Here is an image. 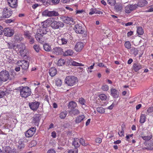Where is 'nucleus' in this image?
I'll list each match as a JSON object with an SVG mask.
<instances>
[{
  "instance_id": "f8f14e48",
  "label": "nucleus",
  "mask_w": 153,
  "mask_h": 153,
  "mask_svg": "<svg viewBox=\"0 0 153 153\" xmlns=\"http://www.w3.org/2000/svg\"><path fill=\"white\" fill-rule=\"evenodd\" d=\"M74 29L76 33L82 34L84 33V30L82 28L81 24H77L75 25Z\"/></svg>"
},
{
  "instance_id": "a878e982",
  "label": "nucleus",
  "mask_w": 153,
  "mask_h": 153,
  "mask_svg": "<svg viewBox=\"0 0 153 153\" xmlns=\"http://www.w3.org/2000/svg\"><path fill=\"white\" fill-rule=\"evenodd\" d=\"M94 13L98 14H102L103 13L99 10H98L96 8H91L90 10V12L89 13V14L92 15Z\"/></svg>"
},
{
  "instance_id": "20e7f679",
  "label": "nucleus",
  "mask_w": 153,
  "mask_h": 153,
  "mask_svg": "<svg viewBox=\"0 0 153 153\" xmlns=\"http://www.w3.org/2000/svg\"><path fill=\"white\" fill-rule=\"evenodd\" d=\"M13 13L12 11L9 8L5 7L3 9L2 11V18H8L10 17Z\"/></svg>"
},
{
  "instance_id": "ddd939ff",
  "label": "nucleus",
  "mask_w": 153,
  "mask_h": 153,
  "mask_svg": "<svg viewBox=\"0 0 153 153\" xmlns=\"http://www.w3.org/2000/svg\"><path fill=\"white\" fill-rule=\"evenodd\" d=\"M36 130V128L35 127H33L31 128L26 131L25 133V136L27 137H32L35 134Z\"/></svg>"
},
{
  "instance_id": "aec40b11",
  "label": "nucleus",
  "mask_w": 153,
  "mask_h": 153,
  "mask_svg": "<svg viewBox=\"0 0 153 153\" xmlns=\"http://www.w3.org/2000/svg\"><path fill=\"white\" fill-rule=\"evenodd\" d=\"M84 46V44L81 42H78L75 45V50L77 52H79L82 50Z\"/></svg>"
},
{
  "instance_id": "9d476101",
  "label": "nucleus",
  "mask_w": 153,
  "mask_h": 153,
  "mask_svg": "<svg viewBox=\"0 0 153 153\" xmlns=\"http://www.w3.org/2000/svg\"><path fill=\"white\" fill-rule=\"evenodd\" d=\"M126 13H129L131 11L137 9L136 4H129L126 6L125 8Z\"/></svg>"
},
{
  "instance_id": "dca6fc26",
  "label": "nucleus",
  "mask_w": 153,
  "mask_h": 153,
  "mask_svg": "<svg viewBox=\"0 0 153 153\" xmlns=\"http://www.w3.org/2000/svg\"><path fill=\"white\" fill-rule=\"evenodd\" d=\"M47 30L48 29L46 27H40V29L37 30L36 33L43 36L44 35L47 34L48 32Z\"/></svg>"
},
{
  "instance_id": "473e14b6",
  "label": "nucleus",
  "mask_w": 153,
  "mask_h": 153,
  "mask_svg": "<svg viewBox=\"0 0 153 153\" xmlns=\"http://www.w3.org/2000/svg\"><path fill=\"white\" fill-rule=\"evenodd\" d=\"M67 114V112L65 111L61 112L59 114L60 117L61 119H63L65 118Z\"/></svg>"
},
{
  "instance_id": "b1692460",
  "label": "nucleus",
  "mask_w": 153,
  "mask_h": 153,
  "mask_svg": "<svg viewBox=\"0 0 153 153\" xmlns=\"http://www.w3.org/2000/svg\"><path fill=\"white\" fill-rule=\"evenodd\" d=\"M79 141V139L77 138H74V140L72 143V145L74 146L75 149H77V148L79 147L80 145Z\"/></svg>"
},
{
  "instance_id": "c9c22d12",
  "label": "nucleus",
  "mask_w": 153,
  "mask_h": 153,
  "mask_svg": "<svg viewBox=\"0 0 153 153\" xmlns=\"http://www.w3.org/2000/svg\"><path fill=\"white\" fill-rule=\"evenodd\" d=\"M143 32V30L142 27H137V33L138 35H142Z\"/></svg>"
},
{
  "instance_id": "f704fd0d",
  "label": "nucleus",
  "mask_w": 153,
  "mask_h": 153,
  "mask_svg": "<svg viewBox=\"0 0 153 153\" xmlns=\"http://www.w3.org/2000/svg\"><path fill=\"white\" fill-rule=\"evenodd\" d=\"M65 62V61L62 59H60L58 60L57 62V65L59 66H62L64 65Z\"/></svg>"
},
{
  "instance_id": "0e129e2a",
  "label": "nucleus",
  "mask_w": 153,
  "mask_h": 153,
  "mask_svg": "<svg viewBox=\"0 0 153 153\" xmlns=\"http://www.w3.org/2000/svg\"><path fill=\"white\" fill-rule=\"evenodd\" d=\"M95 141L96 143H100L101 142L102 139L100 138H97L96 139Z\"/></svg>"
},
{
  "instance_id": "8fccbe9b",
  "label": "nucleus",
  "mask_w": 153,
  "mask_h": 153,
  "mask_svg": "<svg viewBox=\"0 0 153 153\" xmlns=\"http://www.w3.org/2000/svg\"><path fill=\"white\" fill-rule=\"evenodd\" d=\"M79 141L80 144H81L83 146H85L86 145L85 142V140L84 139L81 138L80 139Z\"/></svg>"
},
{
  "instance_id": "4d7b16f0",
  "label": "nucleus",
  "mask_w": 153,
  "mask_h": 153,
  "mask_svg": "<svg viewBox=\"0 0 153 153\" xmlns=\"http://www.w3.org/2000/svg\"><path fill=\"white\" fill-rule=\"evenodd\" d=\"M8 45L9 48L10 49L13 48L14 49L15 48H16V46L14 45L13 44L11 43H8Z\"/></svg>"
},
{
  "instance_id": "bb28decb",
  "label": "nucleus",
  "mask_w": 153,
  "mask_h": 153,
  "mask_svg": "<svg viewBox=\"0 0 153 153\" xmlns=\"http://www.w3.org/2000/svg\"><path fill=\"white\" fill-rule=\"evenodd\" d=\"M35 38L38 42L41 43L44 41V39L43 36L37 33L35 35Z\"/></svg>"
},
{
  "instance_id": "7ed1b4c3",
  "label": "nucleus",
  "mask_w": 153,
  "mask_h": 153,
  "mask_svg": "<svg viewBox=\"0 0 153 153\" xmlns=\"http://www.w3.org/2000/svg\"><path fill=\"white\" fill-rule=\"evenodd\" d=\"M50 22L51 23V27L54 29H56L62 27L64 25V23L60 21L57 22L55 20L52 21L51 20Z\"/></svg>"
},
{
  "instance_id": "f03ea898",
  "label": "nucleus",
  "mask_w": 153,
  "mask_h": 153,
  "mask_svg": "<svg viewBox=\"0 0 153 153\" xmlns=\"http://www.w3.org/2000/svg\"><path fill=\"white\" fill-rule=\"evenodd\" d=\"M20 95L22 97L27 98L29 96L31 93L30 88L28 87H22V88L20 89Z\"/></svg>"
},
{
  "instance_id": "58836bf2",
  "label": "nucleus",
  "mask_w": 153,
  "mask_h": 153,
  "mask_svg": "<svg viewBox=\"0 0 153 153\" xmlns=\"http://www.w3.org/2000/svg\"><path fill=\"white\" fill-rule=\"evenodd\" d=\"M97 111L99 113L102 114L105 112V109L102 107H98L97 108Z\"/></svg>"
},
{
  "instance_id": "2f4dec72",
  "label": "nucleus",
  "mask_w": 153,
  "mask_h": 153,
  "mask_svg": "<svg viewBox=\"0 0 153 153\" xmlns=\"http://www.w3.org/2000/svg\"><path fill=\"white\" fill-rule=\"evenodd\" d=\"M146 117L144 114H141L140 116V122L141 123H143L146 121Z\"/></svg>"
},
{
  "instance_id": "0eeeda50",
  "label": "nucleus",
  "mask_w": 153,
  "mask_h": 153,
  "mask_svg": "<svg viewBox=\"0 0 153 153\" xmlns=\"http://www.w3.org/2000/svg\"><path fill=\"white\" fill-rule=\"evenodd\" d=\"M8 72L6 70L2 71L0 72V78L3 82L7 81L9 78Z\"/></svg>"
},
{
  "instance_id": "de8ad7c7",
  "label": "nucleus",
  "mask_w": 153,
  "mask_h": 153,
  "mask_svg": "<svg viewBox=\"0 0 153 153\" xmlns=\"http://www.w3.org/2000/svg\"><path fill=\"white\" fill-rule=\"evenodd\" d=\"M68 152V153H78V149H74L69 150Z\"/></svg>"
},
{
  "instance_id": "37998d69",
  "label": "nucleus",
  "mask_w": 153,
  "mask_h": 153,
  "mask_svg": "<svg viewBox=\"0 0 153 153\" xmlns=\"http://www.w3.org/2000/svg\"><path fill=\"white\" fill-rule=\"evenodd\" d=\"M71 113L74 115H77L80 113V111L78 109H73Z\"/></svg>"
},
{
  "instance_id": "4be33fe9",
  "label": "nucleus",
  "mask_w": 153,
  "mask_h": 153,
  "mask_svg": "<svg viewBox=\"0 0 153 153\" xmlns=\"http://www.w3.org/2000/svg\"><path fill=\"white\" fill-rule=\"evenodd\" d=\"M111 95L114 98L118 97L119 96V92L117 90L115 89L112 88L111 89Z\"/></svg>"
},
{
  "instance_id": "412c9836",
  "label": "nucleus",
  "mask_w": 153,
  "mask_h": 153,
  "mask_svg": "<svg viewBox=\"0 0 153 153\" xmlns=\"http://www.w3.org/2000/svg\"><path fill=\"white\" fill-rule=\"evenodd\" d=\"M148 4L147 1L146 0H140L138 1L137 4H136L137 8V7H143Z\"/></svg>"
},
{
  "instance_id": "052dcab7",
  "label": "nucleus",
  "mask_w": 153,
  "mask_h": 153,
  "mask_svg": "<svg viewBox=\"0 0 153 153\" xmlns=\"http://www.w3.org/2000/svg\"><path fill=\"white\" fill-rule=\"evenodd\" d=\"M29 39V43L30 44H33L34 42V38L32 37H31Z\"/></svg>"
},
{
  "instance_id": "6ab92c4d",
  "label": "nucleus",
  "mask_w": 153,
  "mask_h": 153,
  "mask_svg": "<svg viewBox=\"0 0 153 153\" xmlns=\"http://www.w3.org/2000/svg\"><path fill=\"white\" fill-rule=\"evenodd\" d=\"M8 5L11 8H15L17 6V0H7Z\"/></svg>"
},
{
  "instance_id": "a18cd8bd",
  "label": "nucleus",
  "mask_w": 153,
  "mask_h": 153,
  "mask_svg": "<svg viewBox=\"0 0 153 153\" xmlns=\"http://www.w3.org/2000/svg\"><path fill=\"white\" fill-rule=\"evenodd\" d=\"M79 101L80 103L82 105H85V101L84 99H83V98L81 97L79 98Z\"/></svg>"
},
{
  "instance_id": "79ce46f5",
  "label": "nucleus",
  "mask_w": 153,
  "mask_h": 153,
  "mask_svg": "<svg viewBox=\"0 0 153 153\" xmlns=\"http://www.w3.org/2000/svg\"><path fill=\"white\" fill-rule=\"evenodd\" d=\"M125 47L128 49H130L131 47V45L130 42L128 41L126 42L124 44Z\"/></svg>"
},
{
  "instance_id": "c03bdc74",
  "label": "nucleus",
  "mask_w": 153,
  "mask_h": 153,
  "mask_svg": "<svg viewBox=\"0 0 153 153\" xmlns=\"http://www.w3.org/2000/svg\"><path fill=\"white\" fill-rule=\"evenodd\" d=\"M108 3L111 6H114L116 4L115 0H107Z\"/></svg>"
},
{
  "instance_id": "72a5a7b5",
  "label": "nucleus",
  "mask_w": 153,
  "mask_h": 153,
  "mask_svg": "<svg viewBox=\"0 0 153 153\" xmlns=\"http://www.w3.org/2000/svg\"><path fill=\"white\" fill-rule=\"evenodd\" d=\"M115 10L117 12L121 11L122 9V7L121 4H116L115 6Z\"/></svg>"
},
{
  "instance_id": "cd10ccee",
  "label": "nucleus",
  "mask_w": 153,
  "mask_h": 153,
  "mask_svg": "<svg viewBox=\"0 0 153 153\" xmlns=\"http://www.w3.org/2000/svg\"><path fill=\"white\" fill-rule=\"evenodd\" d=\"M63 55L64 56H71L74 53V51L71 49H68L63 52Z\"/></svg>"
},
{
  "instance_id": "603ef678",
  "label": "nucleus",
  "mask_w": 153,
  "mask_h": 153,
  "mask_svg": "<svg viewBox=\"0 0 153 153\" xmlns=\"http://www.w3.org/2000/svg\"><path fill=\"white\" fill-rule=\"evenodd\" d=\"M33 48L37 52H38L40 50L39 46L36 45H34Z\"/></svg>"
},
{
  "instance_id": "13d9d810",
  "label": "nucleus",
  "mask_w": 153,
  "mask_h": 153,
  "mask_svg": "<svg viewBox=\"0 0 153 153\" xmlns=\"http://www.w3.org/2000/svg\"><path fill=\"white\" fill-rule=\"evenodd\" d=\"M150 147L149 149L150 150H153V143L152 142H150L148 144Z\"/></svg>"
},
{
  "instance_id": "ea45409f",
  "label": "nucleus",
  "mask_w": 153,
  "mask_h": 153,
  "mask_svg": "<svg viewBox=\"0 0 153 153\" xmlns=\"http://www.w3.org/2000/svg\"><path fill=\"white\" fill-rule=\"evenodd\" d=\"M71 64L73 66H83L84 65L82 64V63L77 62L74 61H73L71 62Z\"/></svg>"
},
{
  "instance_id": "2eb2a0df",
  "label": "nucleus",
  "mask_w": 153,
  "mask_h": 153,
  "mask_svg": "<svg viewBox=\"0 0 153 153\" xmlns=\"http://www.w3.org/2000/svg\"><path fill=\"white\" fill-rule=\"evenodd\" d=\"M52 53L57 55L62 54L63 53V49L60 47H55L51 50Z\"/></svg>"
},
{
  "instance_id": "1a4fd4ad",
  "label": "nucleus",
  "mask_w": 153,
  "mask_h": 153,
  "mask_svg": "<svg viewBox=\"0 0 153 153\" xmlns=\"http://www.w3.org/2000/svg\"><path fill=\"white\" fill-rule=\"evenodd\" d=\"M68 39L65 37L59 36L57 39V43L60 45H64L67 44Z\"/></svg>"
},
{
  "instance_id": "680f3d73",
  "label": "nucleus",
  "mask_w": 153,
  "mask_h": 153,
  "mask_svg": "<svg viewBox=\"0 0 153 153\" xmlns=\"http://www.w3.org/2000/svg\"><path fill=\"white\" fill-rule=\"evenodd\" d=\"M38 2H41L43 3L45 2L48 3L49 2V0H36Z\"/></svg>"
},
{
  "instance_id": "a19ab883",
  "label": "nucleus",
  "mask_w": 153,
  "mask_h": 153,
  "mask_svg": "<svg viewBox=\"0 0 153 153\" xmlns=\"http://www.w3.org/2000/svg\"><path fill=\"white\" fill-rule=\"evenodd\" d=\"M44 48L45 50L47 51H49L51 50V47L47 44L44 45Z\"/></svg>"
},
{
  "instance_id": "864d4df0",
  "label": "nucleus",
  "mask_w": 153,
  "mask_h": 153,
  "mask_svg": "<svg viewBox=\"0 0 153 153\" xmlns=\"http://www.w3.org/2000/svg\"><path fill=\"white\" fill-rule=\"evenodd\" d=\"M118 133L120 137L124 136V131L123 129H121L120 131L119 130Z\"/></svg>"
},
{
  "instance_id": "e433bc0d",
  "label": "nucleus",
  "mask_w": 153,
  "mask_h": 153,
  "mask_svg": "<svg viewBox=\"0 0 153 153\" xmlns=\"http://www.w3.org/2000/svg\"><path fill=\"white\" fill-rule=\"evenodd\" d=\"M24 35L25 37L27 38L28 39H30L31 37V33L29 31H25Z\"/></svg>"
},
{
  "instance_id": "6e6d98bb",
  "label": "nucleus",
  "mask_w": 153,
  "mask_h": 153,
  "mask_svg": "<svg viewBox=\"0 0 153 153\" xmlns=\"http://www.w3.org/2000/svg\"><path fill=\"white\" fill-rule=\"evenodd\" d=\"M102 89L104 91H107L108 89V87L107 85H104L102 87Z\"/></svg>"
},
{
  "instance_id": "49530a36",
  "label": "nucleus",
  "mask_w": 153,
  "mask_h": 153,
  "mask_svg": "<svg viewBox=\"0 0 153 153\" xmlns=\"http://www.w3.org/2000/svg\"><path fill=\"white\" fill-rule=\"evenodd\" d=\"M99 97L101 100H105L107 98L106 95L103 94H100L99 95Z\"/></svg>"
},
{
  "instance_id": "09e8293b",
  "label": "nucleus",
  "mask_w": 153,
  "mask_h": 153,
  "mask_svg": "<svg viewBox=\"0 0 153 153\" xmlns=\"http://www.w3.org/2000/svg\"><path fill=\"white\" fill-rule=\"evenodd\" d=\"M142 138L144 140H150L151 138L152 137L150 136H142Z\"/></svg>"
},
{
  "instance_id": "5701e85b",
  "label": "nucleus",
  "mask_w": 153,
  "mask_h": 153,
  "mask_svg": "<svg viewBox=\"0 0 153 153\" xmlns=\"http://www.w3.org/2000/svg\"><path fill=\"white\" fill-rule=\"evenodd\" d=\"M40 116L39 114H36L33 117V122L36 125H38L40 119Z\"/></svg>"
},
{
  "instance_id": "f3484780",
  "label": "nucleus",
  "mask_w": 153,
  "mask_h": 153,
  "mask_svg": "<svg viewBox=\"0 0 153 153\" xmlns=\"http://www.w3.org/2000/svg\"><path fill=\"white\" fill-rule=\"evenodd\" d=\"M63 21L65 23L70 25H72L74 23L73 19L72 17H65Z\"/></svg>"
},
{
  "instance_id": "bf43d9fd",
  "label": "nucleus",
  "mask_w": 153,
  "mask_h": 153,
  "mask_svg": "<svg viewBox=\"0 0 153 153\" xmlns=\"http://www.w3.org/2000/svg\"><path fill=\"white\" fill-rule=\"evenodd\" d=\"M25 146V145L23 143H21L18 146V147L19 149L24 148Z\"/></svg>"
},
{
  "instance_id": "c756f323",
  "label": "nucleus",
  "mask_w": 153,
  "mask_h": 153,
  "mask_svg": "<svg viewBox=\"0 0 153 153\" xmlns=\"http://www.w3.org/2000/svg\"><path fill=\"white\" fill-rule=\"evenodd\" d=\"M77 106V104L75 102L72 101L70 102L68 105L69 108L70 109H74Z\"/></svg>"
},
{
  "instance_id": "393cba45",
  "label": "nucleus",
  "mask_w": 153,
  "mask_h": 153,
  "mask_svg": "<svg viewBox=\"0 0 153 153\" xmlns=\"http://www.w3.org/2000/svg\"><path fill=\"white\" fill-rule=\"evenodd\" d=\"M133 69L135 72H137L141 69L142 68V65L139 63H136L133 65Z\"/></svg>"
},
{
  "instance_id": "f257e3e1",
  "label": "nucleus",
  "mask_w": 153,
  "mask_h": 153,
  "mask_svg": "<svg viewBox=\"0 0 153 153\" xmlns=\"http://www.w3.org/2000/svg\"><path fill=\"white\" fill-rule=\"evenodd\" d=\"M78 81L77 77L72 76H67L65 79V82L67 85L72 86L77 82Z\"/></svg>"
},
{
  "instance_id": "3c124183",
  "label": "nucleus",
  "mask_w": 153,
  "mask_h": 153,
  "mask_svg": "<svg viewBox=\"0 0 153 153\" xmlns=\"http://www.w3.org/2000/svg\"><path fill=\"white\" fill-rule=\"evenodd\" d=\"M153 112V106L149 107L147 110V114H149Z\"/></svg>"
},
{
  "instance_id": "c85d7f7f",
  "label": "nucleus",
  "mask_w": 153,
  "mask_h": 153,
  "mask_svg": "<svg viewBox=\"0 0 153 153\" xmlns=\"http://www.w3.org/2000/svg\"><path fill=\"white\" fill-rule=\"evenodd\" d=\"M57 71L54 68H51L49 70V74L51 76H54L56 74Z\"/></svg>"
},
{
  "instance_id": "9b49d317",
  "label": "nucleus",
  "mask_w": 153,
  "mask_h": 153,
  "mask_svg": "<svg viewBox=\"0 0 153 153\" xmlns=\"http://www.w3.org/2000/svg\"><path fill=\"white\" fill-rule=\"evenodd\" d=\"M3 31L4 35L7 36H11L14 34L13 30L10 28H5L3 30Z\"/></svg>"
},
{
  "instance_id": "7c9ffc66",
  "label": "nucleus",
  "mask_w": 153,
  "mask_h": 153,
  "mask_svg": "<svg viewBox=\"0 0 153 153\" xmlns=\"http://www.w3.org/2000/svg\"><path fill=\"white\" fill-rule=\"evenodd\" d=\"M138 50L137 48L134 47H132L131 49L130 50V53L131 54L136 56L138 54Z\"/></svg>"
},
{
  "instance_id": "69168bd1",
  "label": "nucleus",
  "mask_w": 153,
  "mask_h": 153,
  "mask_svg": "<svg viewBox=\"0 0 153 153\" xmlns=\"http://www.w3.org/2000/svg\"><path fill=\"white\" fill-rule=\"evenodd\" d=\"M97 65L100 67H104V68H106V67L102 63H99Z\"/></svg>"
},
{
  "instance_id": "5fc2aeb1",
  "label": "nucleus",
  "mask_w": 153,
  "mask_h": 153,
  "mask_svg": "<svg viewBox=\"0 0 153 153\" xmlns=\"http://www.w3.org/2000/svg\"><path fill=\"white\" fill-rule=\"evenodd\" d=\"M148 8H149L148 10H146V12H153V6L152 5H151L150 7H149Z\"/></svg>"
},
{
  "instance_id": "39448f33",
  "label": "nucleus",
  "mask_w": 153,
  "mask_h": 153,
  "mask_svg": "<svg viewBox=\"0 0 153 153\" xmlns=\"http://www.w3.org/2000/svg\"><path fill=\"white\" fill-rule=\"evenodd\" d=\"M17 64L21 67L23 70L27 71L28 69L29 65V63L26 60L19 61L17 62Z\"/></svg>"
},
{
  "instance_id": "e2e57ef3",
  "label": "nucleus",
  "mask_w": 153,
  "mask_h": 153,
  "mask_svg": "<svg viewBox=\"0 0 153 153\" xmlns=\"http://www.w3.org/2000/svg\"><path fill=\"white\" fill-rule=\"evenodd\" d=\"M13 59L11 58H9L7 59V61L9 63H13Z\"/></svg>"
},
{
  "instance_id": "338daca9",
  "label": "nucleus",
  "mask_w": 153,
  "mask_h": 153,
  "mask_svg": "<svg viewBox=\"0 0 153 153\" xmlns=\"http://www.w3.org/2000/svg\"><path fill=\"white\" fill-rule=\"evenodd\" d=\"M5 95V93L3 91H0V98H1Z\"/></svg>"
},
{
  "instance_id": "774afa93",
  "label": "nucleus",
  "mask_w": 153,
  "mask_h": 153,
  "mask_svg": "<svg viewBox=\"0 0 153 153\" xmlns=\"http://www.w3.org/2000/svg\"><path fill=\"white\" fill-rule=\"evenodd\" d=\"M47 153H55V152L53 149H51L48 150Z\"/></svg>"
},
{
  "instance_id": "6e6552de",
  "label": "nucleus",
  "mask_w": 153,
  "mask_h": 153,
  "mask_svg": "<svg viewBox=\"0 0 153 153\" xmlns=\"http://www.w3.org/2000/svg\"><path fill=\"white\" fill-rule=\"evenodd\" d=\"M16 48L18 49V51L21 54V56L25 57V45L23 43H20L17 45Z\"/></svg>"
},
{
  "instance_id": "423d86ee",
  "label": "nucleus",
  "mask_w": 153,
  "mask_h": 153,
  "mask_svg": "<svg viewBox=\"0 0 153 153\" xmlns=\"http://www.w3.org/2000/svg\"><path fill=\"white\" fill-rule=\"evenodd\" d=\"M42 15L45 16H48L49 17L56 16L59 15L58 13L56 10L49 11L46 10L43 11L42 13Z\"/></svg>"
},
{
  "instance_id": "4468645a",
  "label": "nucleus",
  "mask_w": 153,
  "mask_h": 153,
  "mask_svg": "<svg viewBox=\"0 0 153 153\" xmlns=\"http://www.w3.org/2000/svg\"><path fill=\"white\" fill-rule=\"evenodd\" d=\"M39 104L40 103L38 102L35 101L33 102H29V105L31 109L33 111H35L38 108Z\"/></svg>"
},
{
  "instance_id": "4c0bfd02",
  "label": "nucleus",
  "mask_w": 153,
  "mask_h": 153,
  "mask_svg": "<svg viewBox=\"0 0 153 153\" xmlns=\"http://www.w3.org/2000/svg\"><path fill=\"white\" fill-rule=\"evenodd\" d=\"M56 85L58 86H60L62 84V81L61 79H57L55 80Z\"/></svg>"
},
{
  "instance_id": "a211bd4d",
  "label": "nucleus",
  "mask_w": 153,
  "mask_h": 153,
  "mask_svg": "<svg viewBox=\"0 0 153 153\" xmlns=\"http://www.w3.org/2000/svg\"><path fill=\"white\" fill-rule=\"evenodd\" d=\"M85 119V116L83 114L77 116L75 119V122L76 124H79L83 121Z\"/></svg>"
}]
</instances>
